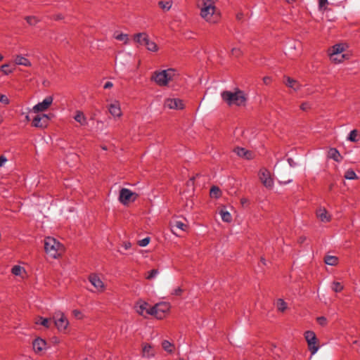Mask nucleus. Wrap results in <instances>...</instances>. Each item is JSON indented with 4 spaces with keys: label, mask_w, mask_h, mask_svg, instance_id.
Masks as SVG:
<instances>
[{
    "label": "nucleus",
    "mask_w": 360,
    "mask_h": 360,
    "mask_svg": "<svg viewBox=\"0 0 360 360\" xmlns=\"http://www.w3.org/2000/svg\"><path fill=\"white\" fill-rule=\"evenodd\" d=\"M73 118L82 127H85L88 124L87 118L84 112L81 110H77Z\"/></svg>",
    "instance_id": "20"
},
{
    "label": "nucleus",
    "mask_w": 360,
    "mask_h": 360,
    "mask_svg": "<svg viewBox=\"0 0 360 360\" xmlns=\"http://www.w3.org/2000/svg\"><path fill=\"white\" fill-rule=\"evenodd\" d=\"M259 178L262 184L267 188H272L274 186V179L269 170L262 168L259 172Z\"/></svg>",
    "instance_id": "11"
},
{
    "label": "nucleus",
    "mask_w": 360,
    "mask_h": 360,
    "mask_svg": "<svg viewBox=\"0 0 360 360\" xmlns=\"http://www.w3.org/2000/svg\"><path fill=\"white\" fill-rule=\"evenodd\" d=\"M109 112L115 117H119L122 115L120 105L118 101L110 103L108 107Z\"/></svg>",
    "instance_id": "19"
},
{
    "label": "nucleus",
    "mask_w": 360,
    "mask_h": 360,
    "mask_svg": "<svg viewBox=\"0 0 360 360\" xmlns=\"http://www.w3.org/2000/svg\"><path fill=\"white\" fill-rule=\"evenodd\" d=\"M240 202H241V203L243 205L244 203H245V202H247V200H246L245 198H242V199L240 200Z\"/></svg>",
    "instance_id": "59"
},
{
    "label": "nucleus",
    "mask_w": 360,
    "mask_h": 360,
    "mask_svg": "<svg viewBox=\"0 0 360 360\" xmlns=\"http://www.w3.org/2000/svg\"><path fill=\"white\" fill-rule=\"evenodd\" d=\"M263 82L265 84H269L271 82V78L269 77H264L263 78Z\"/></svg>",
    "instance_id": "54"
},
{
    "label": "nucleus",
    "mask_w": 360,
    "mask_h": 360,
    "mask_svg": "<svg viewBox=\"0 0 360 360\" xmlns=\"http://www.w3.org/2000/svg\"><path fill=\"white\" fill-rule=\"evenodd\" d=\"M72 314L75 318H77L78 319H81L83 317L82 313L79 310H77V309L73 310Z\"/></svg>",
    "instance_id": "47"
},
{
    "label": "nucleus",
    "mask_w": 360,
    "mask_h": 360,
    "mask_svg": "<svg viewBox=\"0 0 360 360\" xmlns=\"http://www.w3.org/2000/svg\"><path fill=\"white\" fill-rule=\"evenodd\" d=\"M14 63L18 65H22L25 67H31L32 63L22 55H16L14 58Z\"/></svg>",
    "instance_id": "22"
},
{
    "label": "nucleus",
    "mask_w": 360,
    "mask_h": 360,
    "mask_svg": "<svg viewBox=\"0 0 360 360\" xmlns=\"http://www.w3.org/2000/svg\"><path fill=\"white\" fill-rule=\"evenodd\" d=\"M171 226H172V231H174V229H177L181 231H186V229L188 228L187 224H186L185 223H184L181 221H179V220H174L171 223Z\"/></svg>",
    "instance_id": "25"
},
{
    "label": "nucleus",
    "mask_w": 360,
    "mask_h": 360,
    "mask_svg": "<svg viewBox=\"0 0 360 360\" xmlns=\"http://www.w3.org/2000/svg\"><path fill=\"white\" fill-rule=\"evenodd\" d=\"M155 354V352L153 347L149 344H143L142 347V356L144 358L153 357Z\"/></svg>",
    "instance_id": "21"
},
{
    "label": "nucleus",
    "mask_w": 360,
    "mask_h": 360,
    "mask_svg": "<svg viewBox=\"0 0 360 360\" xmlns=\"http://www.w3.org/2000/svg\"><path fill=\"white\" fill-rule=\"evenodd\" d=\"M316 321L321 326H326L328 324V320L325 316L317 317Z\"/></svg>",
    "instance_id": "43"
},
{
    "label": "nucleus",
    "mask_w": 360,
    "mask_h": 360,
    "mask_svg": "<svg viewBox=\"0 0 360 360\" xmlns=\"http://www.w3.org/2000/svg\"><path fill=\"white\" fill-rule=\"evenodd\" d=\"M200 16L211 24H216L220 20L219 13L216 11V7L211 3H203L200 10Z\"/></svg>",
    "instance_id": "4"
},
{
    "label": "nucleus",
    "mask_w": 360,
    "mask_h": 360,
    "mask_svg": "<svg viewBox=\"0 0 360 360\" xmlns=\"http://www.w3.org/2000/svg\"><path fill=\"white\" fill-rule=\"evenodd\" d=\"M53 98L51 96H46L41 102L33 106L32 110L34 113L46 111L52 104Z\"/></svg>",
    "instance_id": "12"
},
{
    "label": "nucleus",
    "mask_w": 360,
    "mask_h": 360,
    "mask_svg": "<svg viewBox=\"0 0 360 360\" xmlns=\"http://www.w3.org/2000/svg\"><path fill=\"white\" fill-rule=\"evenodd\" d=\"M324 262L328 265L335 266L338 263V258L335 256L326 255L324 257Z\"/></svg>",
    "instance_id": "28"
},
{
    "label": "nucleus",
    "mask_w": 360,
    "mask_h": 360,
    "mask_svg": "<svg viewBox=\"0 0 360 360\" xmlns=\"http://www.w3.org/2000/svg\"><path fill=\"white\" fill-rule=\"evenodd\" d=\"M162 347L164 350L171 354L173 352L174 345L169 341L165 340L162 341Z\"/></svg>",
    "instance_id": "30"
},
{
    "label": "nucleus",
    "mask_w": 360,
    "mask_h": 360,
    "mask_svg": "<svg viewBox=\"0 0 360 360\" xmlns=\"http://www.w3.org/2000/svg\"><path fill=\"white\" fill-rule=\"evenodd\" d=\"M25 20L30 25H35L39 22V19L36 16H27Z\"/></svg>",
    "instance_id": "39"
},
{
    "label": "nucleus",
    "mask_w": 360,
    "mask_h": 360,
    "mask_svg": "<svg viewBox=\"0 0 360 360\" xmlns=\"http://www.w3.org/2000/svg\"><path fill=\"white\" fill-rule=\"evenodd\" d=\"M136 42L149 51L157 52L158 51L157 44L151 40L148 34L145 32L136 34Z\"/></svg>",
    "instance_id": "5"
},
{
    "label": "nucleus",
    "mask_w": 360,
    "mask_h": 360,
    "mask_svg": "<svg viewBox=\"0 0 360 360\" xmlns=\"http://www.w3.org/2000/svg\"><path fill=\"white\" fill-rule=\"evenodd\" d=\"M304 338L311 355L315 354L319 348L318 345V340L315 333L311 330H307L304 333Z\"/></svg>",
    "instance_id": "8"
},
{
    "label": "nucleus",
    "mask_w": 360,
    "mask_h": 360,
    "mask_svg": "<svg viewBox=\"0 0 360 360\" xmlns=\"http://www.w3.org/2000/svg\"><path fill=\"white\" fill-rule=\"evenodd\" d=\"M276 307L278 311L283 312L287 309V303L283 299H278L276 302Z\"/></svg>",
    "instance_id": "33"
},
{
    "label": "nucleus",
    "mask_w": 360,
    "mask_h": 360,
    "mask_svg": "<svg viewBox=\"0 0 360 360\" xmlns=\"http://www.w3.org/2000/svg\"><path fill=\"white\" fill-rule=\"evenodd\" d=\"M236 18L238 20H240L243 18V13H238L237 15H236Z\"/></svg>",
    "instance_id": "58"
},
{
    "label": "nucleus",
    "mask_w": 360,
    "mask_h": 360,
    "mask_svg": "<svg viewBox=\"0 0 360 360\" xmlns=\"http://www.w3.org/2000/svg\"><path fill=\"white\" fill-rule=\"evenodd\" d=\"M150 241V237H146L143 239L139 240L136 241V244L139 245L141 247H145L146 246Z\"/></svg>",
    "instance_id": "41"
},
{
    "label": "nucleus",
    "mask_w": 360,
    "mask_h": 360,
    "mask_svg": "<svg viewBox=\"0 0 360 360\" xmlns=\"http://www.w3.org/2000/svg\"><path fill=\"white\" fill-rule=\"evenodd\" d=\"M25 120H26L27 121H30V118L29 115H26V116H25Z\"/></svg>",
    "instance_id": "60"
},
{
    "label": "nucleus",
    "mask_w": 360,
    "mask_h": 360,
    "mask_svg": "<svg viewBox=\"0 0 360 360\" xmlns=\"http://www.w3.org/2000/svg\"><path fill=\"white\" fill-rule=\"evenodd\" d=\"M309 108V105L307 103H303L300 105V109L302 110L306 111Z\"/></svg>",
    "instance_id": "53"
},
{
    "label": "nucleus",
    "mask_w": 360,
    "mask_h": 360,
    "mask_svg": "<svg viewBox=\"0 0 360 360\" xmlns=\"http://www.w3.org/2000/svg\"><path fill=\"white\" fill-rule=\"evenodd\" d=\"M114 37L116 39L124 41V43H127L128 39L127 35L124 34H115Z\"/></svg>",
    "instance_id": "44"
},
{
    "label": "nucleus",
    "mask_w": 360,
    "mask_h": 360,
    "mask_svg": "<svg viewBox=\"0 0 360 360\" xmlns=\"http://www.w3.org/2000/svg\"><path fill=\"white\" fill-rule=\"evenodd\" d=\"M158 269H152L151 271L148 272V275L146 276V279L150 280L155 278L158 274Z\"/></svg>",
    "instance_id": "42"
},
{
    "label": "nucleus",
    "mask_w": 360,
    "mask_h": 360,
    "mask_svg": "<svg viewBox=\"0 0 360 360\" xmlns=\"http://www.w3.org/2000/svg\"><path fill=\"white\" fill-rule=\"evenodd\" d=\"M222 100L229 105L241 106L245 105L246 97L245 93L239 89H236L234 92L224 91L221 93Z\"/></svg>",
    "instance_id": "2"
},
{
    "label": "nucleus",
    "mask_w": 360,
    "mask_h": 360,
    "mask_svg": "<svg viewBox=\"0 0 360 360\" xmlns=\"http://www.w3.org/2000/svg\"><path fill=\"white\" fill-rule=\"evenodd\" d=\"M51 319L53 321L57 329L60 332L65 331L69 325L67 317L61 311H54L52 314Z\"/></svg>",
    "instance_id": "6"
},
{
    "label": "nucleus",
    "mask_w": 360,
    "mask_h": 360,
    "mask_svg": "<svg viewBox=\"0 0 360 360\" xmlns=\"http://www.w3.org/2000/svg\"><path fill=\"white\" fill-rule=\"evenodd\" d=\"M133 195V193L127 188H122L120 191L119 200L123 205H127Z\"/></svg>",
    "instance_id": "17"
},
{
    "label": "nucleus",
    "mask_w": 360,
    "mask_h": 360,
    "mask_svg": "<svg viewBox=\"0 0 360 360\" xmlns=\"http://www.w3.org/2000/svg\"><path fill=\"white\" fill-rule=\"evenodd\" d=\"M113 86V83L110 81H108L106 82L104 84H103V88L105 89H111L112 87Z\"/></svg>",
    "instance_id": "50"
},
{
    "label": "nucleus",
    "mask_w": 360,
    "mask_h": 360,
    "mask_svg": "<svg viewBox=\"0 0 360 360\" xmlns=\"http://www.w3.org/2000/svg\"><path fill=\"white\" fill-rule=\"evenodd\" d=\"M210 195L211 198H219L221 195V191L217 186H214L210 188Z\"/></svg>",
    "instance_id": "31"
},
{
    "label": "nucleus",
    "mask_w": 360,
    "mask_h": 360,
    "mask_svg": "<svg viewBox=\"0 0 360 360\" xmlns=\"http://www.w3.org/2000/svg\"><path fill=\"white\" fill-rule=\"evenodd\" d=\"M288 162L290 167H295L296 165V163L294 162V160L292 158H288Z\"/></svg>",
    "instance_id": "55"
},
{
    "label": "nucleus",
    "mask_w": 360,
    "mask_h": 360,
    "mask_svg": "<svg viewBox=\"0 0 360 360\" xmlns=\"http://www.w3.org/2000/svg\"><path fill=\"white\" fill-rule=\"evenodd\" d=\"M0 70L6 75L11 74L14 69H10L8 64H4L0 67Z\"/></svg>",
    "instance_id": "36"
},
{
    "label": "nucleus",
    "mask_w": 360,
    "mask_h": 360,
    "mask_svg": "<svg viewBox=\"0 0 360 360\" xmlns=\"http://www.w3.org/2000/svg\"><path fill=\"white\" fill-rule=\"evenodd\" d=\"M51 320H52L51 318L48 319V318H44L41 316H39L38 318H37V319L35 321V323L37 325H41L44 327L49 328L50 327Z\"/></svg>",
    "instance_id": "27"
},
{
    "label": "nucleus",
    "mask_w": 360,
    "mask_h": 360,
    "mask_svg": "<svg viewBox=\"0 0 360 360\" xmlns=\"http://www.w3.org/2000/svg\"><path fill=\"white\" fill-rule=\"evenodd\" d=\"M332 188H333V184H331V185L330 186V187H329L330 190H331V189H332Z\"/></svg>",
    "instance_id": "64"
},
{
    "label": "nucleus",
    "mask_w": 360,
    "mask_h": 360,
    "mask_svg": "<svg viewBox=\"0 0 360 360\" xmlns=\"http://www.w3.org/2000/svg\"><path fill=\"white\" fill-rule=\"evenodd\" d=\"M131 247V243L129 242H127V241H124L122 243V248L124 249V250H127L128 249H129Z\"/></svg>",
    "instance_id": "48"
},
{
    "label": "nucleus",
    "mask_w": 360,
    "mask_h": 360,
    "mask_svg": "<svg viewBox=\"0 0 360 360\" xmlns=\"http://www.w3.org/2000/svg\"><path fill=\"white\" fill-rule=\"evenodd\" d=\"M219 214L221 217V219L224 221V222H231L232 221V216L231 214L226 210H221L219 211Z\"/></svg>",
    "instance_id": "29"
},
{
    "label": "nucleus",
    "mask_w": 360,
    "mask_h": 360,
    "mask_svg": "<svg viewBox=\"0 0 360 360\" xmlns=\"http://www.w3.org/2000/svg\"><path fill=\"white\" fill-rule=\"evenodd\" d=\"M165 107L169 109L181 110L184 108V102L178 98H167L165 101Z\"/></svg>",
    "instance_id": "14"
},
{
    "label": "nucleus",
    "mask_w": 360,
    "mask_h": 360,
    "mask_svg": "<svg viewBox=\"0 0 360 360\" xmlns=\"http://www.w3.org/2000/svg\"><path fill=\"white\" fill-rule=\"evenodd\" d=\"M347 47V46L345 44H337L333 46L330 49L329 53L330 60L335 63H340L344 61V60L347 58L345 54H342L341 58H338L336 56H339L340 53H342Z\"/></svg>",
    "instance_id": "7"
},
{
    "label": "nucleus",
    "mask_w": 360,
    "mask_h": 360,
    "mask_svg": "<svg viewBox=\"0 0 360 360\" xmlns=\"http://www.w3.org/2000/svg\"><path fill=\"white\" fill-rule=\"evenodd\" d=\"M234 152L241 158H244L247 160H250L252 158V153L244 148L237 147L234 149Z\"/></svg>",
    "instance_id": "23"
},
{
    "label": "nucleus",
    "mask_w": 360,
    "mask_h": 360,
    "mask_svg": "<svg viewBox=\"0 0 360 360\" xmlns=\"http://www.w3.org/2000/svg\"><path fill=\"white\" fill-rule=\"evenodd\" d=\"M136 313L147 319L150 316H153V306L145 301L139 300L136 302Z\"/></svg>",
    "instance_id": "10"
},
{
    "label": "nucleus",
    "mask_w": 360,
    "mask_h": 360,
    "mask_svg": "<svg viewBox=\"0 0 360 360\" xmlns=\"http://www.w3.org/2000/svg\"><path fill=\"white\" fill-rule=\"evenodd\" d=\"M33 349L36 353H39L46 349V342L40 338H36L32 342Z\"/></svg>",
    "instance_id": "16"
},
{
    "label": "nucleus",
    "mask_w": 360,
    "mask_h": 360,
    "mask_svg": "<svg viewBox=\"0 0 360 360\" xmlns=\"http://www.w3.org/2000/svg\"><path fill=\"white\" fill-rule=\"evenodd\" d=\"M7 162V158L4 155L0 156V167H3Z\"/></svg>",
    "instance_id": "52"
},
{
    "label": "nucleus",
    "mask_w": 360,
    "mask_h": 360,
    "mask_svg": "<svg viewBox=\"0 0 360 360\" xmlns=\"http://www.w3.org/2000/svg\"><path fill=\"white\" fill-rule=\"evenodd\" d=\"M342 53H340L339 56H336V57H338V58H341V55H342Z\"/></svg>",
    "instance_id": "63"
},
{
    "label": "nucleus",
    "mask_w": 360,
    "mask_h": 360,
    "mask_svg": "<svg viewBox=\"0 0 360 360\" xmlns=\"http://www.w3.org/2000/svg\"><path fill=\"white\" fill-rule=\"evenodd\" d=\"M359 131L356 129H353L350 131L347 140L352 141V142H358L359 141Z\"/></svg>",
    "instance_id": "32"
},
{
    "label": "nucleus",
    "mask_w": 360,
    "mask_h": 360,
    "mask_svg": "<svg viewBox=\"0 0 360 360\" xmlns=\"http://www.w3.org/2000/svg\"><path fill=\"white\" fill-rule=\"evenodd\" d=\"M158 5L162 10L169 11L172 7V3L170 1H160L158 2Z\"/></svg>",
    "instance_id": "34"
},
{
    "label": "nucleus",
    "mask_w": 360,
    "mask_h": 360,
    "mask_svg": "<svg viewBox=\"0 0 360 360\" xmlns=\"http://www.w3.org/2000/svg\"><path fill=\"white\" fill-rule=\"evenodd\" d=\"M262 262H263L264 264H266L264 259H262Z\"/></svg>",
    "instance_id": "62"
},
{
    "label": "nucleus",
    "mask_w": 360,
    "mask_h": 360,
    "mask_svg": "<svg viewBox=\"0 0 360 360\" xmlns=\"http://www.w3.org/2000/svg\"><path fill=\"white\" fill-rule=\"evenodd\" d=\"M318 1H319V10H325L326 6L328 4V0H318Z\"/></svg>",
    "instance_id": "45"
},
{
    "label": "nucleus",
    "mask_w": 360,
    "mask_h": 360,
    "mask_svg": "<svg viewBox=\"0 0 360 360\" xmlns=\"http://www.w3.org/2000/svg\"><path fill=\"white\" fill-rule=\"evenodd\" d=\"M44 250L47 255L56 259L64 252V246L53 237H46L44 239Z\"/></svg>",
    "instance_id": "3"
},
{
    "label": "nucleus",
    "mask_w": 360,
    "mask_h": 360,
    "mask_svg": "<svg viewBox=\"0 0 360 360\" xmlns=\"http://www.w3.org/2000/svg\"><path fill=\"white\" fill-rule=\"evenodd\" d=\"M232 54L236 57H238L241 54V51L239 49L234 48L231 50Z\"/></svg>",
    "instance_id": "49"
},
{
    "label": "nucleus",
    "mask_w": 360,
    "mask_h": 360,
    "mask_svg": "<svg viewBox=\"0 0 360 360\" xmlns=\"http://www.w3.org/2000/svg\"><path fill=\"white\" fill-rule=\"evenodd\" d=\"M0 102L5 105H8L9 104L10 101L6 95L0 94Z\"/></svg>",
    "instance_id": "46"
},
{
    "label": "nucleus",
    "mask_w": 360,
    "mask_h": 360,
    "mask_svg": "<svg viewBox=\"0 0 360 360\" xmlns=\"http://www.w3.org/2000/svg\"><path fill=\"white\" fill-rule=\"evenodd\" d=\"M179 74L176 69L168 68L153 72L151 79L160 86H166L169 82L177 79Z\"/></svg>",
    "instance_id": "1"
},
{
    "label": "nucleus",
    "mask_w": 360,
    "mask_h": 360,
    "mask_svg": "<svg viewBox=\"0 0 360 360\" xmlns=\"http://www.w3.org/2000/svg\"><path fill=\"white\" fill-rule=\"evenodd\" d=\"M284 83L288 87L292 89L295 91L300 90L301 87V85L297 80L293 79L289 77H285Z\"/></svg>",
    "instance_id": "24"
},
{
    "label": "nucleus",
    "mask_w": 360,
    "mask_h": 360,
    "mask_svg": "<svg viewBox=\"0 0 360 360\" xmlns=\"http://www.w3.org/2000/svg\"><path fill=\"white\" fill-rule=\"evenodd\" d=\"M203 3H211V4L214 5V0H203Z\"/></svg>",
    "instance_id": "56"
},
{
    "label": "nucleus",
    "mask_w": 360,
    "mask_h": 360,
    "mask_svg": "<svg viewBox=\"0 0 360 360\" xmlns=\"http://www.w3.org/2000/svg\"><path fill=\"white\" fill-rule=\"evenodd\" d=\"M170 309V304L168 302H160L153 306V316L157 319H162Z\"/></svg>",
    "instance_id": "9"
},
{
    "label": "nucleus",
    "mask_w": 360,
    "mask_h": 360,
    "mask_svg": "<svg viewBox=\"0 0 360 360\" xmlns=\"http://www.w3.org/2000/svg\"><path fill=\"white\" fill-rule=\"evenodd\" d=\"M292 179H288V180L285 181H283V182H282V181H279V184H288V183L292 182Z\"/></svg>",
    "instance_id": "57"
},
{
    "label": "nucleus",
    "mask_w": 360,
    "mask_h": 360,
    "mask_svg": "<svg viewBox=\"0 0 360 360\" xmlns=\"http://www.w3.org/2000/svg\"><path fill=\"white\" fill-rule=\"evenodd\" d=\"M345 178L349 180L357 179V176L353 169H348L346 171L344 175Z\"/></svg>",
    "instance_id": "35"
},
{
    "label": "nucleus",
    "mask_w": 360,
    "mask_h": 360,
    "mask_svg": "<svg viewBox=\"0 0 360 360\" xmlns=\"http://www.w3.org/2000/svg\"><path fill=\"white\" fill-rule=\"evenodd\" d=\"M317 218L322 222H329L331 220V216L324 207H319L316 212Z\"/></svg>",
    "instance_id": "18"
},
{
    "label": "nucleus",
    "mask_w": 360,
    "mask_h": 360,
    "mask_svg": "<svg viewBox=\"0 0 360 360\" xmlns=\"http://www.w3.org/2000/svg\"><path fill=\"white\" fill-rule=\"evenodd\" d=\"M127 55L124 53H119V55L116 57L115 59V65L118 68L119 65L122 64V60L125 58Z\"/></svg>",
    "instance_id": "40"
},
{
    "label": "nucleus",
    "mask_w": 360,
    "mask_h": 360,
    "mask_svg": "<svg viewBox=\"0 0 360 360\" xmlns=\"http://www.w3.org/2000/svg\"><path fill=\"white\" fill-rule=\"evenodd\" d=\"M343 285L340 282L335 281L333 283L332 289L335 292H341L343 290Z\"/></svg>",
    "instance_id": "38"
},
{
    "label": "nucleus",
    "mask_w": 360,
    "mask_h": 360,
    "mask_svg": "<svg viewBox=\"0 0 360 360\" xmlns=\"http://www.w3.org/2000/svg\"><path fill=\"white\" fill-rule=\"evenodd\" d=\"M88 279L91 284L95 288L96 292H102L105 291V285L98 275L91 274L89 276Z\"/></svg>",
    "instance_id": "13"
},
{
    "label": "nucleus",
    "mask_w": 360,
    "mask_h": 360,
    "mask_svg": "<svg viewBox=\"0 0 360 360\" xmlns=\"http://www.w3.org/2000/svg\"><path fill=\"white\" fill-rule=\"evenodd\" d=\"M49 119V115L46 114L37 115L32 120V126L39 128L46 127L48 124Z\"/></svg>",
    "instance_id": "15"
},
{
    "label": "nucleus",
    "mask_w": 360,
    "mask_h": 360,
    "mask_svg": "<svg viewBox=\"0 0 360 360\" xmlns=\"http://www.w3.org/2000/svg\"><path fill=\"white\" fill-rule=\"evenodd\" d=\"M4 59V56L0 53V61H1Z\"/></svg>",
    "instance_id": "61"
},
{
    "label": "nucleus",
    "mask_w": 360,
    "mask_h": 360,
    "mask_svg": "<svg viewBox=\"0 0 360 360\" xmlns=\"http://www.w3.org/2000/svg\"><path fill=\"white\" fill-rule=\"evenodd\" d=\"M23 271L24 269L18 265H15L11 269L12 274L15 276H20Z\"/></svg>",
    "instance_id": "37"
},
{
    "label": "nucleus",
    "mask_w": 360,
    "mask_h": 360,
    "mask_svg": "<svg viewBox=\"0 0 360 360\" xmlns=\"http://www.w3.org/2000/svg\"><path fill=\"white\" fill-rule=\"evenodd\" d=\"M181 292H182V289L179 287V288L174 289L172 294L176 295V296H179V295H181Z\"/></svg>",
    "instance_id": "51"
},
{
    "label": "nucleus",
    "mask_w": 360,
    "mask_h": 360,
    "mask_svg": "<svg viewBox=\"0 0 360 360\" xmlns=\"http://www.w3.org/2000/svg\"><path fill=\"white\" fill-rule=\"evenodd\" d=\"M328 157L336 162H340L341 158L340 153L335 148H330L328 151Z\"/></svg>",
    "instance_id": "26"
}]
</instances>
